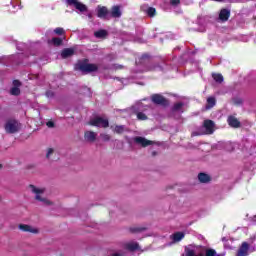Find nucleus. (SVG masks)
Returning a JSON list of instances; mask_svg holds the SVG:
<instances>
[{"label":"nucleus","mask_w":256,"mask_h":256,"mask_svg":"<svg viewBox=\"0 0 256 256\" xmlns=\"http://www.w3.org/2000/svg\"><path fill=\"white\" fill-rule=\"evenodd\" d=\"M75 71H80L83 75H88V73H93L97 71V65L89 63V60L85 59L79 61L74 66Z\"/></svg>","instance_id":"4"},{"label":"nucleus","mask_w":256,"mask_h":256,"mask_svg":"<svg viewBox=\"0 0 256 256\" xmlns=\"http://www.w3.org/2000/svg\"><path fill=\"white\" fill-rule=\"evenodd\" d=\"M135 143L137 145H141L142 147H148V145H154L155 142L151 140H147L145 137L137 136L134 138Z\"/></svg>","instance_id":"10"},{"label":"nucleus","mask_w":256,"mask_h":256,"mask_svg":"<svg viewBox=\"0 0 256 256\" xmlns=\"http://www.w3.org/2000/svg\"><path fill=\"white\" fill-rule=\"evenodd\" d=\"M67 3L68 5H70V7H75V9H77V11H80V13H85V11H87V6H85L78 0H67Z\"/></svg>","instance_id":"8"},{"label":"nucleus","mask_w":256,"mask_h":256,"mask_svg":"<svg viewBox=\"0 0 256 256\" xmlns=\"http://www.w3.org/2000/svg\"><path fill=\"white\" fill-rule=\"evenodd\" d=\"M90 125H97V121L96 120H94V121H92V122H90Z\"/></svg>","instance_id":"35"},{"label":"nucleus","mask_w":256,"mask_h":256,"mask_svg":"<svg viewBox=\"0 0 256 256\" xmlns=\"http://www.w3.org/2000/svg\"><path fill=\"white\" fill-rule=\"evenodd\" d=\"M215 132V123L212 120H205L202 128L197 132H192L194 137L197 135H212Z\"/></svg>","instance_id":"5"},{"label":"nucleus","mask_w":256,"mask_h":256,"mask_svg":"<svg viewBox=\"0 0 256 256\" xmlns=\"http://www.w3.org/2000/svg\"><path fill=\"white\" fill-rule=\"evenodd\" d=\"M125 81H126V80H125V79H123V80H122V83H125Z\"/></svg>","instance_id":"41"},{"label":"nucleus","mask_w":256,"mask_h":256,"mask_svg":"<svg viewBox=\"0 0 256 256\" xmlns=\"http://www.w3.org/2000/svg\"><path fill=\"white\" fill-rule=\"evenodd\" d=\"M253 223L256 224V215H255L254 218H253Z\"/></svg>","instance_id":"36"},{"label":"nucleus","mask_w":256,"mask_h":256,"mask_svg":"<svg viewBox=\"0 0 256 256\" xmlns=\"http://www.w3.org/2000/svg\"><path fill=\"white\" fill-rule=\"evenodd\" d=\"M121 15H122L121 7H119V6L112 7V10H111L112 17H114L115 19H119V17H121Z\"/></svg>","instance_id":"20"},{"label":"nucleus","mask_w":256,"mask_h":256,"mask_svg":"<svg viewBox=\"0 0 256 256\" xmlns=\"http://www.w3.org/2000/svg\"><path fill=\"white\" fill-rule=\"evenodd\" d=\"M170 239H171L172 243H170L168 245H174L175 243H179V242L183 241V239H185V233L184 232H175L174 234H172L170 236Z\"/></svg>","instance_id":"9"},{"label":"nucleus","mask_w":256,"mask_h":256,"mask_svg":"<svg viewBox=\"0 0 256 256\" xmlns=\"http://www.w3.org/2000/svg\"><path fill=\"white\" fill-rule=\"evenodd\" d=\"M212 77H213L214 81H216V83H223V75L213 74Z\"/></svg>","instance_id":"27"},{"label":"nucleus","mask_w":256,"mask_h":256,"mask_svg":"<svg viewBox=\"0 0 256 256\" xmlns=\"http://www.w3.org/2000/svg\"><path fill=\"white\" fill-rule=\"evenodd\" d=\"M183 111H185V103L177 102L176 104H174V106L172 108V113L179 115V114L183 113Z\"/></svg>","instance_id":"13"},{"label":"nucleus","mask_w":256,"mask_h":256,"mask_svg":"<svg viewBox=\"0 0 256 256\" xmlns=\"http://www.w3.org/2000/svg\"><path fill=\"white\" fill-rule=\"evenodd\" d=\"M228 124L230 125V127H234V128H237L239 127V125H241L239 120H237V118L233 116L228 117Z\"/></svg>","instance_id":"21"},{"label":"nucleus","mask_w":256,"mask_h":256,"mask_svg":"<svg viewBox=\"0 0 256 256\" xmlns=\"http://www.w3.org/2000/svg\"><path fill=\"white\" fill-rule=\"evenodd\" d=\"M151 99L156 105H167V99L160 94L152 95Z\"/></svg>","instance_id":"11"},{"label":"nucleus","mask_w":256,"mask_h":256,"mask_svg":"<svg viewBox=\"0 0 256 256\" xmlns=\"http://www.w3.org/2000/svg\"><path fill=\"white\" fill-rule=\"evenodd\" d=\"M145 227H141V226H133L130 227V231L131 233H143V231H145Z\"/></svg>","instance_id":"25"},{"label":"nucleus","mask_w":256,"mask_h":256,"mask_svg":"<svg viewBox=\"0 0 256 256\" xmlns=\"http://www.w3.org/2000/svg\"><path fill=\"white\" fill-rule=\"evenodd\" d=\"M75 54V50L73 48H66L62 51L61 57L62 59H67V57H72Z\"/></svg>","instance_id":"19"},{"label":"nucleus","mask_w":256,"mask_h":256,"mask_svg":"<svg viewBox=\"0 0 256 256\" xmlns=\"http://www.w3.org/2000/svg\"><path fill=\"white\" fill-rule=\"evenodd\" d=\"M4 129L6 131V133H17V131H19V129H21V125L19 124V122H17V120H8L4 126Z\"/></svg>","instance_id":"6"},{"label":"nucleus","mask_w":256,"mask_h":256,"mask_svg":"<svg viewBox=\"0 0 256 256\" xmlns=\"http://www.w3.org/2000/svg\"><path fill=\"white\" fill-rule=\"evenodd\" d=\"M107 35H109L107 30L100 29L97 31V39H107Z\"/></svg>","instance_id":"24"},{"label":"nucleus","mask_w":256,"mask_h":256,"mask_svg":"<svg viewBox=\"0 0 256 256\" xmlns=\"http://www.w3.org/2000/svg\"><path fill=\"white\" fill-rule=\"evenodd\" d=\"M146 13L149 17H155L156 10L153 7H149L147 8Z\"/></svg>","instance_id":"28"},{"label":"nucleus","mask_w":256,"mask_h":256,"mask_svg":"<svg viewBox=\"0 0 256 256\" xmlns=\"http://www.w3.org/2000/svg\"><path fill=\"white\" fill-rule=\"evenodd\" d=\"M137 119H139V121H145V120H147V115H145V113L138 112Z\"/></svg>","instance_id":"30"},{"label":"nucleus","mask_w":256,"mask_h":256,"mask_svg":"<svg viewBox=\"0 0 256 256\" xmlns=\"http://www.w3.org/2000/svg\"><path fill=\"white\" fill-rule=\"evenodd\" d=\"M53 153H55V149H53V148H48V149L46 150V157H47V159H51V156L53 155Z\"/></svg>","instance_id":"31"},{"label":"nucleus","mask_w":256,"mask_h":256,"mask_svg":"<svg viewBox=\"0 0 256 256\" xmlns=\"http://www.w3.org/2000/svg\"><path fill=\"white\" fill-rule=\"evenodd\" d=\"M138 109H141V103H140V104H138Z\"/></svg>","instance_id":"39"},{"label":"nucleus","mask_w":256,"mask_h":256,"mask_svg":"<svg viewBox=\"0 0 256 256\" xmlns=\"http://www.w3.org/2000/svg\"><path fill=\"white\" fill-rule=\"evenodd\" d=\"M115 69H121V66L120 65L115 66Z\"/></svg>","instance_id":"37"},{"label":"nucleus","mask_w":256,"mask_h":256,"mask_svg":"<svg viewBox=\"0 0 256 256\" xmlns=\"http://www.w3.org/2000/svg\"><path fill=\"white\" fill-rule=\"evenodd\" d=\"M198 180L200 183H209L211 181V177L206 173H200L198 175Z\"/></svg>","instance_id":"22"},{"label":"nucleus","mask_w":256,"mask_h":256,"mask_svg":"<svg viewBox=\"0 0 256 256\" xmlns=\"http://www.w3.org/2000/svg\"><path fill=\"white\" fill-rule=\"evenodd\" d=\"M46 125H47V127H49V128L55 127V123H53V121L47 122Z\"/></svg>","instance_id":"33"},{"label":"nucleus","mask_w":256,"mask_h":256,"mask_svg":"<svg viewBox=\"0 0 256 256\" xmlns=\"http://www.w3.org/2000/svg\"><path fill=\"white\" fill-rule=\"evenodd\" d=\"M18 229H20V231H23L24 233H32L33 235L39 234V228L28 224H20L18 226Z\"/></svg>","instance_id":"7"},{"label":"nucleus","mask_w":256,"mask_h":256,"mask_svg":"<svg viewBox=\"0 0 256 256\" xmlns=\"http://www.w3.org/2000/svg\"><path fill=\"white\" fill-rule=\"evenodd\" d=\"M231 15V11L227 9H222L219 14L220 21H227Z\"/></svg>","instance_id":"18"},{"label":"nucleus","mask_w":256,"mask_h":256,"mask_svg":"<svg viewBox=\"0 0 256 256\" xmlns=\"http://www.w3.org/2000/svg\"><path fill=\"white\" fill-rule=\"evenodd\" d=\"M248 251H249V244H247V242H244L242 243L236 256H247Z\"/></svg>","instance_id":"17"},{"label":"nucleus","mask_w":256,"mask_h":256,"mask_svg":"<svg viewBox=\"0 0 256 256\" xmlns=\"http://www.w3.org/2000/svg\"><path fill=\"white\" fill-rule=\"evenodd\" d=\"M139 249V243L135 241H129L121 244L119 249L111 252L110 256H125V251H137Z\"/></svg>","instance_id":"3"},{"label":"nucleus","mask_w":256,"mask_h":256,"mask_svg":"<svg viewBox=\"0 0 256 256\" xmlns=\"http://www.w3.org/2000/svg\"><path fill=\"white\" fill-rule=\"evenodd\" d=\"M108 16H109V10H107V7L105 6L97 7V17H100V19H107Z\"/></svg>","instance_id":"12"},{"label":"nucleus","mask_w":256,"mask_h":256,"mask_svg":"<svg viewBox=\"0 0 256 256\" xmlns=\"http://www.w3.org/2000/svg\"><path fill=\"white\" fill-rule=\"evenodd\" d=\"M197 249H199V247H197L196 245H188L185 248V255L186 256H225L224 253H217V251H215V249H212V248H207L205 250V255L197 254Z\"/></svg>","instance_id":"2"},{"label":"nucleus","mask_w":256,"mask_h":256,"mask_svg":"<svg viewBox=\"0 0 256 256\" xmlns=\"http://www.w3.org/2000/svg\"><path fill=\"white\" fill-rule=\"evenodd\" d=\"M114 131H115V133H123L124 131H126V128L123 125L115 126Z\"/></svg>","instance_id":"29"},{"label":"nucleus","mask_w":256,"mask_h":256,"mask_svg":"<svg viewBox=\"0 0 256 256\" xmlns=\"http://www.w3.org/2000/svg\"><path fill=\"white\" fill-rule=\"evenodd\" d=\"M213 1H217L218 3H221V1H223V0H213Z\"/></svg>","instance_id":"38"},{"label":"nucleus","mask_w":256,"mask_h":256,"mask_svg":"<svg viewBox=\"0 0 256 256\" xmlns=\"http://www.w3.org/2000/svg\"><path fill=\"white\" fill-rule=\"evenodd\" d=\"M95 37H97V32H94Z\"/></svg>","instance_id":"40"},{"label":"nucleus","mask_w":256,"mask_h":256,"mask_svg":"<svg viewBox=\"0 0 256 256\" xmlns=\"http://www.w3.org/2000/svg\"><path fill=\"white\" fill-rule=\"evenodd\" d=\"M14 87L10 90L11 95H19L21 93V90L19 87H21V82L19 80L13 81Z\"/></svg>","instance_id":"14"},{"label":"nucleus","mask_w":256,"mask_h":256,"mask_svg":"<svg viewBox=\"0 0 256 256\" xmlns=\"http://www.w3.org/2000/svg\"><path fill=\"white\" fill-rule=\"evenodd\" d=\"M97 138V134L93 131H86L84 134L85 141H88L89 143H93L95 139Z\"/></svg>","instance_id":"16"},{"label":"nucleus","mask_w":256,"mask_h":256,"mask_svg":"<svg viewBox=\"0 0 256 256\" xmlns=\"http://www.w3.org/2000/svg\"><path fill=\"white\" fill-rule=\"evenodd\" d=\"M216 103H217V101L215 100V97H209L207 99L206 109H213V107H215Z\"/></svg>","instance_id":"23"},{"label":"nucleus","mask_w":256,"mask_h":256,"mask_svg":"<svg viewBox=\"0 0 256 256\" xmlns=\"http://www.w3.org/2000/svg\"><path fill=\"white\" fill-rule=\"evenodd\" d=\"M254 152L256 153V147H254Z\"/></svg>","instance_id":"42"},{"label":"nucleus","mask_w":256,"mask_h":256,"mask_svg":"<svg viewBox=\"0 0 256 256\" xmlns=\"http://www.w3.org/2000/svg\"><path fill=\"white\" fill-rule=\"evenodd\" d=\"M179 0H171V5H179Z\"/></svg>","instance_id":"34"},{"label":"nucleus","mask_w":256,"mask_h":256,"mask_svg":"<svg viewBox=\"0 0 256 256\" xmlns=\"http://www.w3.org/2000/svg\"><path fill=\"white\" fill-rule=\"evenodd\" d=\"M48 43H53V45H55L56 47H59V45H61L63 43V39H61V38H53Z\"/></svg>","instance_id":"26"},{"label":"nucleus","mask_w":256,"mask_h":256,"mask_svg":"<svg viewBox=\"0 0 256 256\" xmlns=\"http://www.w3.org/2000/svg\"><path fill=\"white\" fill-rule=\"evenodd\" d=\"M54 33H56V35H63L65 33V30L61 27H58L54 29Z\"/></svg>","instance_id":"32"},{"label":"nucleus","mask_w":256,"mask_h":256,"mask_svg":"<svg viewBox=\"0 0 256 256\" xmlns=\"http://www.w3.org/2000/svg\"><path fill=\"white\" fill-rule=\"evenodd\" d=\"M27 191L28 193H31V195H34L35 201L41 203V205H43L44 207H52L53 201L43 196L45 195V191H47L45 187L29 184L27 186Z\"/></svg>","instance_id":"1"},{"label":"nucleus","mask_w":256,"mask_h":256,"mask_svg":"<svg viewBox=\"0 0 256 256\" xmlns=\"http://www.w3.org/2000/svg\"><path fill=\"white\" fill-rule=\"evenodd\" d=\"M97 127H109V120L105 116L97 117Z\"/></svg>","instance_id":"15"},{"label":"nucleus","mask_w":256,"mask_h":256,"mask_svg":"<svg viewBox=\"0 0 256 256\" xmlns=\"http://www.w3.org/2000/svg\"><path fill=\"white\" fill-rule=\"evenodd\" d=\"M0 201H1V196H0Z\"/></svg>","instance_id":"43"}]
</instances>
